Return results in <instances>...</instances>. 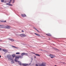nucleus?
<instances>
[{
    "instance_id": "nucleus-1",
    "label": "nucleus",
    "mask_w": 66,
    "mask_h": 66,
    "mask_svg": "<svg viewBox=\"0 0 66 66\" xmlns=\"http://www.w3.org/2000/svg\"><path fill=\"white\" fill-rule=\"evenodd\" d=\"M7 57L8 59L10 60L11 61V62L13 63H14V62L13 61V60L12 58V57H11V55L10 54H9L6 56Z\"/></svg>"
},
{
    "instance_id": "nucleus-2",
    "label": "nucleus",
    "mask_w": 66,
    "mask_h": 66,
    "mask_svg": "<svg viewBox=\"0 0 66 66\" xmlns=\"http://www.w3.org/2000/svg\"><path fill=\"white\" fill-rule=\"evenodd\" d=\"M18 63L19 65H23V66H27V65H28V64L26 63L21 64V62L19 61H18Z\"/></svg>"
},
{
    "instance_id": "nucleus-3",
    "label": "nucleus",
    "mask_w": 66,
    "mask_h": 66,
    "mask_svg": "<svg viewBox=\"0 0 66 66\" xmlns=\"http://www.w3.org/2000/svg\"><path fill=\"white\" fill-rule=\"evenodd\" d=\"M38 66H46V63H43L41 64L40 63L38 65Z\"/></svg>"
},
{
    "instance_id": "nucleus-4",
    "label": "nucleus",
    "mask_w": 66,
    "mask_h": 66,
    "mask_svg": "<svg viewBox=\"0 0 66 66\" xmlns=\"http://www.w3.org/2000/svg\"><path fill=\"white\" fill-rule=\"evenodd\" d=\"M18 35L19 36H20V37H26V35L23 34H19Z\"/></svg>"
},
{
    "instance_id": "nucleus-5",
    "label": "nucleus",
    "mask_w": 66,
    "mask_h": 66,
    "mask_svg": "<svg viewBox=\"0 0 66 66\" xmlns=\"http://www.w3.org/2000/svg\"><path fill=\"white\" fill-rule=\"evenodd\" d=\"M18 57H15V61L16 62H18V60H19V57L18 56Z\"/></svg>"
},
{
    "instance_id": "nucleus-6",
    "label": "nucleus",
    "mask_w": 66,
    "mask_h": 66,
    "mask_svg": "<svg viewBox=\"0 0 66 66\" xmlns=\"http://www.w3.org/2000/svg\"><path fill=\"white\" fill-rule=\"evenodd\" d=\"M0 28H5V27L4 25H0Z\"/></svg>"
},
{
    "instance_id": "nucleus-7",
    "label": "nucleus",
    "mask_w": 66,
    "mask_h": 66,
    "mask_svg": "<svg viewBox=\"0 0 66 66\" xmlns=\"http://www.w3.org/2000/svg\"><path fill=\"white\" fill-rule=\"evenodd\" d=\"M21 16H22V17H26V16H27L25 14H21Z\"/></svg>"
},
{
    "instance_id": "nucleus-8",
    "label": "nucleus",
    "mask_w": 66,
    "mask_h": 66,
    "mask_svg": "<svg viewBox=\"0 0 66 66\" xmlns=\"http://www.w3.org/2000/svg\"><path fill=\"white\" fill-rule=\"evenodd\" d=\"M49 56H50L52 58H53V57L54 56L53 55H52L51 54H50Z\"/></svg>"
},
{
    "instance_id": "nucleus-9",
    "label": "nucleus",
    "mask_w": 66,
    "mask_h": 66,
    "mask_svg": "<svg viewBox=\"0 0 66 66\" xmlns=\"http://www.w3.org/2000/svg\"><path fill=\"white\" fill-rule=\"evenodd\" d=\"M10 28L11 27H10V26H7L6 27H5V28H6V29H10Z\"/></svg>"
},
{
    "instance_id": "nucleus-10",
    "label": "nucleus",
    "mask_w": 66,
    "mask_h": 66,
    "mask_svg": "<svg viewBox=\"0 0 66 66\" xmlns=\"http://www.w3.org/2000/svg\"><path fill=\"white\" fill-rule=\"evenodd\" d=\"M8 39L9 40H10V41H12V42H13V41H14V39H10V38H8Z\"/></svg>"
},
{
    "instance_id": "nucleus-11",
    "label": "nucleus",
    "mask_w": 66,
    "mask_h": 66,
    "mask_svg": "<svg viewBox=\"0 0 66 66\" xmlns=\"http://www.w3.org/2000/svg\"><path fill=\"white\" fill-rule=\"evenodd\" d=\"M18 56L19 57V58H20V59H22L23 57V56L21 55Z\"/></svg>"
},
{
    "instance_id": "nucleus-12",
    "label": "nucleus",
    "mask_w": 66,
    "mask_h": 66,
    "mask_svg": "<svg viewBox=\"0 0 66 66\" xmlns=\"http://www.w3.org/2000/svg\"><path fill=\"white\" fill-rule=\"evenodd\" d=\"M12 47L13 48H16V49H18V47H15V46H12Z\"/></svg>"
},
{
    "instance_id": "nucleus-13",
    "label": "nucleus",
    "mask_w": 66,
    "mask_h": 66,
    "mask_svg": "<svg viewBox=\"0 0 66 66\" xmlns=\"http://www.w3.org/2000/svg\"><path fill=\"white\" fill-rule=\"evenodd\" d=\"M46 35H47V36H51V34H46Z\"/></svg>"
},
{
    "instance_id": "nucleus-14",
    "label": "nucleus",
    "mask_w": 66,
    "mask_h": 66,
    "mask_svg": "<svg viewBox=\"0 0 66 66\" xmlns=\"http://www.w3.org/2000/svg\"><path fill=\"white\" fill-rule=\"evenodd\" d=\"M3 51L5 52H6L7 51L6 50L3 49Z\"/></svg>"
},
{
    "instance_id": "nucleus-15",
    "label": "nucleus",
    "mask_w": 66,
    "mask_h": 66,
    "mask_svg": "<svg viewBox=\"0 0 66 66\" xmlns=\"http://www.w3.org/2000/svg\"><path fill=\"white\" fill-rule=\"evenodd\" d=\"M35 35H37V36H40V35H39V34H37L36 33H35Z\"/></svg>"
},
{
    "instance_id": "nucleus-16",
    "label": "nucleus",
    "mask_w": 66,
    "mask_h": 66,
    "mask_svg": "<svg viewBox=\"0 0 66 66\" xmlns=\"http://www.w3.org/2000/svg\"><path fill=\"white\" fill-rule=\"evenodd\" d=\"M21 55L22 56H23V55H24V53H22L21 54Z\"/></svg>"
},
{
    "instance_id": "nucleus-17",
    "label": "nucleus",
    "mask_w": 66,
    "mask_h": 66,
    "mask_svg": "<svg viewBox=\"0 0 66 66\" xmlns=\"http://www.w3.org/2000/svg\"><path fill=\"white\" fill-rule=\"evenodd\" d=\"M12 56L13 57H14L15 56V54H13L12 55Z\"/></svg>"
},
{
    "instance_id": "nucleus-18",
    "label": "nucleus",
    "mask_w": 66,
    "mask_h": 66,
    "mask_svg": "<svg viewBox=\"0 0 66 66\" xmlns=\"http://www.w3.org/2000/svg\"><path fill=\"white\" fill-rule=\"evenodd\" d=\"M35 55H36V56H40V55L39 54H35Z\"/></svg>"
},
{
    "instance_id": "nucleus-19",
    "label": "nucleus",
    "mask_w": 66,
    "mask_h": 66,
    "mask_svg": "<svg viewBox=\"0 0 66 66\" xmlns=\"http://www.w3.org/2000/svg\"><path fill=\"white\" fill-rule=\"evenodd\" d=\"M28 53H24V55L27 56L28 55Z\"/></svg>"
},
{
    "instance_id": "nucleus-20",
    "label": "nucleus",
    "mask_w": 66,
    "mask_h": 66,
    "mask_svg": "<svg viewBox=\"0 0 66 66\" xmlns=\"http://www.w3.org/2000/svg\"><path fill=\"white\" fill-rule=\"evenodd\" d=\"M20 54V53L19 52H17L16 53V54Z\"/></svg>"
},
{
    "instance_id": "nucleus-21",
    "label": "nucleus",
    "mask_w": 66,
    "mask_h": 66,
    "mask_svg": "<svg viewBox=\"0 0 66 66\" xmlns=\"http://www.w3.org/2000/svg\"><path fill=\"white\" fill-rule=\"evenodd\" d=\"M11 1H12V0H10V1L9 2V3H11Z\"/></svg>"
},
{
    "instance_id": "nucleus-22",
    "label": "nucleus",
    "mask_w": 66,
    "mask_h": 66,
    "mask_svg": "<svg viewBox=\"0 0 66 66\" xmlns=\"http://www.w3.org/2000/svg\"><path fill=\"white\" fill-rule=\"evenodd\" d=\"M9 6H12V5L11 4H9Z\"/></svg>"
},
{
    "instance_id": "nucleus-23",
    "label": "nucleus",
    "mask_w": 66,
    "mask_h": 66,
    "mask_svg": "<svg viewBox=\"0 0 66 66\" xmlns=\"http://www.w3.org/2000/svg\"><path fill=\"white\" fill-rule=\"evenodd\" d=\"M1 2H4V0H1Z\"/></svg>"
},
{
    "instance_id": "nucleus-24",
    "label": "nucleus",
    "mask_w": 66,
    "mask_h": 66,
    "mask_svg": "<svg viewBox=\"0 0 66 66\" xmlns=\"http://www.w3.org/2000/svg\"><path fill=\"white\" fill-rule=\"evenodd\" d=\"M38 65H39V64H36V66H38Z\"/></svg>"
},
{
    "instance_id": "nucleus-25",
    "label": "nucleus",
    "mask_w": 66,
    "mask_h": 66,
    "mask_svg": "<svg viewBox=\"0 0 66 66\" xmlns=\"http://www.w3.org/2000/svg\"><path fill=\"white\" fill-rule=\"evenodd\" d=\"M36 30L37 32H39V31H38V30L36 29Z\"/></svg>"
},
{
    "instance_id": "nucleus-26",
    "label": "nucleus",
    "mask_w": 66,
    "mask_h": 66,
    "mask_svg": "<svg viewBox=\"0 0 66 66\" xmlns=\"http://www.w3.org/2000/svg\"><path fill=\"white\" fill-rule=\"evenodd\" d=\"M61 63H63V64H65V62H61Z\"/></svg>"
},
{
    "instance_id": "nucleus-27",
    "label": "nucleus",
    "mask_w": 66,
    "mask_h": 66,
    "mask_svg": "<svg viewBox=\"0 0 66 66\" xmlns=\"http://www.w3.org/2000/svg\"><path fill=\"white\" fill-rule=\"evenodd\" d=\"M6 4L7 5H9V3H7Z\"/></svg>"
},
{
    "instance_id": "nucleus-28",
    "label": "nucleus",
    "mask_w": 66,
    "mask_h": 66,
    "mask_svg": "<svg viewBox=\"0 0 66 66\" xmlns=\"http://www.w3.org/2000/svg\"><path fill=\"white\" fill-rule=\"evenodd\" d=\"M6 21H2V22H6Z\"/></svg>"
},
{
    "instance_id": "nucleus-29",
    "label": "nucleus",
    "mask_w": 66,
    "mask_h": 66,
    "mask_svg": "<svg viewBox=\"0 0 66 66\" xmlns=\"http://www.w3.org/2000/svg\"><path fill=\"white\" fill-rule=\"evenodd\" d=\"M31 53H33V54H34L35 55L36 54L35 53H33V52H32Z\"/></svg>"
},
{
    "instance_id": "nucleus-30",
    "label": "nucleus",
    "mask_w": 66,
    "mask_h": 66,
    "mask_svg": "<svg viewBox=\"0 0 66 66\" xmlns=\"http://www.w3.org/2000/svg\"><path fill=\"white\" fill-rule=\"evenodd\" d=\"M36 57L35 56V57H34V59H36Z\"/></svg>"
},
{
    "instance_id": "nucleus-31",
    "label": "nucleus",
    "mask_w": 66,
    "mask_h": 66,
    "mask_svg": "<svg viewBox=\"0 0 66 66\" xmlns=\"http://www.w3.org/2000/svg\"><path fill=\"white\" fill-rule=\"evenodd\" d=\"M14 2H15V1L13 0L12 3H14Z\"/></svg>"
},
{
    "instance_id": "nucleus-32",
    "label": "nucleus",
    "mask_w": 66,
    "mask_h": 66,
    "mask_svg": "<svg viewBox=\"0 0 66 66\" xmlns=\"http://www.w3.org/2000/svg\"><path fill=\"white\" fill-rule=\"evenodd\" d=\"M4 3H6V1H4Z\"/></svg>"
},
{
    "instance_id": "nucleus-33",
    "label": "nucleus",
    "mask_w": 66,
    "mask_h": 66,
    "mask_svg": "<svg viewBox=\"0 0 66 66\" xmlns=\"http://www.w3.org/2000/svg\"><path fill=\"white\" fill-rule=\"evenodd\" d=\"M31 59L32 61L33 60V58H31Z\"/></svg>"
},
{
    "instance_id": "nucleus-34",
    "label": "nucleus",
    "mask_w": 66,
    "mask_h": 66,
    "mask_svg": "<svg viewBox=\"0 0 66 66\" xmlns=\"http://www.w3.org/2000/svg\"><path fill=\"white\" fill-rule=\"evenodd\" d=\"M22 32H23L24 31H23V30H22Z\"/></svg>"
},
{
    "instance_id": "nucleus-35",
    "label": "nucleus",
    "mask_w": 66,
    "mask_h": 66,
    "mask_svg": "<svg viewBox=\"0 0 66 66\" xmlns=\"http://www.w3.org/2000/svg\"><path fill=\"white\" fill-rule=\"evenodd\" d=\"M1 50H2L1 48H0V50L1 51Z\"/></svg>"
},
{
    "instance_id": "nucleus-36",
    "label": "nucleus",
    "mask_w": 66,
    "mask_h": 66,
    "mask_svg": "<svg viewBox=\"0 0 66 66\" xmlns=\"http://www.w3.org/2000/svg\"><path fill=\"white\" fill-rule=\"evenodd\" d=\"M34 28L36 30V28H35V27H34Z\"/></svg>"
},
{
    "instance_id": "nucleus-37",
    "label": "nucleus",
    "mask_w": 66,
    "mask_h": 66,
    "mask_svg": "<svg viewBox=\"0 0 66 66\" xmlns=\"http://www.w3.org/2000/svg\"><path fill=\"white\" fill-rule=\"evenodd\" d=\"M2 41V40H1V39H0V41Z\"/></svg>"
},
{
    "instance_id": "nucleus-38",
    "label": "nucleus",
    "mask_w": 66,
    "mask_h": 66,
    "mask_svg": "<svg viewBox=\"0 0 66 66\" xmlns=\"http://www.w3.org/2000/svg\"><path fill=\"white\" fill-rule=\"evenodd\" d=\"M1 57V56L0 55V57Z\"/></svg>"
},
{
    "instance_id": "nucleus-39",
    "label": "nucleus",
    "mask_w": 66,
    "mask_h": 66,
    "mask_svg": "<svg viewBox=\"0 0 66 66\" xmlns=\"http://www.w3.org/2000/svg\"><path fill=\"white\" fill-rule=\"evenodd\" d=\"M55 66H56V65H55Z\"/></svg>"
}]
</instances>
